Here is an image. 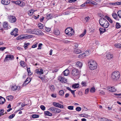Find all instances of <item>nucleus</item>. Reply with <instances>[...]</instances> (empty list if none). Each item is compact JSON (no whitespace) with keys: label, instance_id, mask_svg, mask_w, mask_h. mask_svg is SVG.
I'll return each mask as SVG.
<instances>
[{"label":"nucleus","instance_id":"f257e3e1","mask_svg":"<svg viewBox=\"0 0 121 121\" xmlns=\"http://www.w3.org/2000/svg\"><path fill=\"white\" fill-rule=\"evenodd\" d=\"M99 22L100 25L104 28H107L109 26L108 22L105 18H101L99 20Z\"/></svg>","mask_w":121,"mask_h":121},{"label":"nucleus","instance_id":"f03ea898","mask_svg":"<svg viewBox=\"0 0 121 121\" xmlns=\"http://www.w3.org/2000/svg\"><path fill=\"white\" fill-rule=\"evenodd\" d=\"M120 77V73L117 71H115L113 72L111 76L112 78L114 81L117 80Z\"/></svg>","mask_w":121,"mask_h":121},{"label":"nucleus","instance_id":"7ed1b4c3","mask_svg":"<svg viewBox=\"0 0 121 121\" xmlns=\"http://www.w3.org/2000/svg\"><path fill=\"white\" fill-rule=\"evenodd\" d=\"M79 72L78 69L74 68H73L72 69L71 75L74 77H77V78H79L78 75Z\"/></svg>","mask_w":121,"mask_h":121},{"label":"nucleus","instance_id":"20e7f679","mask_svg":"<svg viewBox=\"0 0 121 121\" xmlns=\"http://www.w3.org/2000/svg\"><path fill=\"white\" fill-rule=\"evenodd\" d=\"M33 34L36 35H43V33L39 29H35L33 30Z\"/></svg>","mask_w":121,"mask_h":121},{"label":"nucleus","instance_id":"39448f33","mask_svg":"<svg viewBox=\"0 0 121 121\" xmlns=\"http://www.w3.org/2000/svg\"><path fill=\"white\" fill-rule=\"evenodd\" d=\"M49 110L50 111L56 113H59L61 111L60 109L55 107H51L49 109Z\"/></svg>","mask_w":121,"mask_h":121},{"label":"nucleus","instance_id":"423d86ee","mask_svg":"<svg viewBox=\"0 0 121 121\" xmlns=\"http://www.w3.org/2000/svg\"><path fill=\"white\" fill-rule=\"evenodd\" d=\"M14 58L13 55L10 54L9 55H7L5 58L4 61L5 62L8 60H12L14 59Z\"/></svg>","mask_w":121,"mask_h":121},{"label":"nucleus","instance_id":"0eeeda50","mask_svg":"<svg viewBox=\"0 0 121 121\" xmlns=\"http://www.w3.org/2000/svg\"><path fill=\"white\" fill-rule=\"evenodd\" d=\"M58 79L59 81L62 83H66L67 82L66 79L64 77L59 76L58 78Z\"/></svg>","mask_w":121,"mask_h":121},{"label":"nucleus","instance_id":"6e6552de","mask_svg":"<svg viewBox=\"0 0 121 121\" xmlns=\"http://www.w3.org/2000/svg\"><path fill=\"white\" fill-rule=\"evenodd\" d=\"M17 20L16 17L13 16H11L9 18V21L11 23L15 22Z\"/></svg>","mask_w":121,"mask_h":121},{"label":"nucleus","instance_id":"1a4fd4ad","mask_svg":"<svg viewBox=\"0 0 121 121\" xmlns=\"http://www.w3.org/2000/svg\"><path fill=\"white\" fill-rule=\"evenodd\" d=\"M53 104L55 106L57 107L60 108H64V106L63 105H62L58 103L54 102L53 103Z\"/></svg>","mask_w":121,"mask_h":121},{"label":"nucleus","instance_id":"9d476101","mask_svg":"<svg viewBox=\"0 0 121 121\" xmlns=\"http://www.w3.org/2000/svg\"><path fill=\"white\" fill-rule=\"evenodd\" d=\"M89 67L90 69L91 70L96 69L97 68V65L96 63H95V64H91V65H89Z\"/></svg>","mask_w":121,"mask_h":121},{"label":"nucleus","instance_id":"9b49d317","mask_svg":"<svg viewBox=\"0 0 121 121\" xmlns=\"http://www.w3.org/2000/svg\"><path fill=\"white\" fill-rule=\"evenodd\" d=\"M35 71L38 74L41 75L43 73V70L42 69H36Z\"/></svg>","mask_w":121,"mask_h":121},{"label":"nucleus","instance_id":"f8f14e48","mask_svg":"<svg viewBox=\"0 0 121 121\" xmlns=\"http://www.w3.org/2000/svg\"><path fill=\"white\" fill-rule=\"evenodd\" d=\"M1 2L3 4L7 5L10 3V0H2Z\"/></svg>","mask_w":121,"mask_h":121},{"label":"nucleus","instance_id":"ddd939ff","mask_svg":"<svg viewBox=\"0 0 121 121\" xmlns=\"http://www.w3.org/2000/svg\"><path fill=\"white\" fill-rule=\"evenodd\" d=\"M113 57V55L110 53H109L106 54V57L108 59H110Z\"/></svg>","mask_w":121,"mask_h":121},{"label":"nucleus","instance_id":"4468645a","mask_svg":"<svg viewBox=\"0 0 121 121\" xmlns=\"http://www.w3.org/2000/svg\"><path fill=\"white\" fill-rule=\"evenodd\" d=\"M108 90L111 92H115L116 91V89L113 86H110L108 88Z\"/></svg>","mask_w":121,"mask_h":121},{"label":"nucleus","instance_id":"2eb2a0df","mask_svg":"<svg viewBox=\"0 0 121 121\" xmlns=\"http://www.w3.org/2000/svg\"><path fill=\"white\" fill-rule=\"evenodd\" d=\"M8 26V25L7 22H4L3 26L5 30H7L9 28Z\"/></svg>","mask_w":121,"mask_h":121},{"label":"nucleus","instance_id":"dca6fc26","mask_svg":"<svg viewBox=\"0 0 121 121\" xmlns=\"http://www.w3.org/2000/svg\"><path fill=\"white\" fill-rule=\"evenodd\" d=\"M24 36L22 37V39H30V38H32L33 36L32 35H24Z\"/></svg>","mask_w":121,"mask_h":121},{"label":"nucleus","instance_id":"f3484780","mask_svg":"<svg viewBox=\"0 0 121 121\" xmlns=\"http://www.w3.org/2000/svg\"><path fill=\"white\" fill-rule=\"evenodd\" d=\"M22 2L20 0L16 1H13V2L16 4L17 5H19L21 6H23L22 4H21Z\"/></svg>","mask_w":121,"mask_h":121},{"label":"nucleus","instance_id":"a211bd4d","mask_svg":"<svg viewBox=\"0 0 121 121\" xmlns=\"http://www.w3.org/2000/svg\"><path fill=\"white\" fill-rule=\"evenodd\" d=\"M18 31L17 29L15 28L11 32L10 34L11 35H13L15 34H17Z\"/></svg>","mask_w":121,"mask_h":121},{"label":"nucleus","instance_id":"6ab92c4d","mask_svg":"<svg viewBox=\"0 0 121 121\" xmlns=\"http://www.w3.org/2000/svg\"><path fill=\"white\" fill-rule=\"evenodd\" d=\"M74 52L76 54H80L82 52L81 50L77 48L75 49Z\"/></svg>","mask_w":121,"mask_h":121},{"label":"nucleus","instance_id":"aec40b11","mask_svg":"<svg viewBox=\"0 0 121 121\" xmlns=\"http://www.w3.org/2000/svg\"><path fill=\"white\" fill-rule=\"evenodd\" d=\"M5 99L1 96H0V104H2L5 102Z\"/></svg>","mask_w":121,"mask_h":121},{"label":"nucleus","instance_id":"412c9836","mask_svg":"<svg viewBox=\"0 0 121 121\" xmlns=\"http://www.w3.org/2000/svg\"><path fill=\"white\" fill-rule=\"evenodd\" d=\"M10 87L11 90L13 91H15L17 88V87L15 85H11Z\"/></svg>","mask_w":121,"mask_h":121},{"label":"nucleus","instance_id":"4be33fe9","mask_svg":"<svg viewBox=\"0 0 121 121\" xmlns=\"http://www.w3.org/2000/svg\"><path fill=\"white\" fill-rule=\"evenodd\" d=\"M99 30L100 34H101L104 32L106 30V29L105 28H100L99 29Z\"/></svg>","mask_w":121,"mask_h":121},{"label":"nucleus","instance_id":"5701e85b","mask_svg":"<svg viewBox=\"0 0 121 121\" xmlns=\"http://www.w3.org/2000/svg\"><path fill=\"white\" fill-rule=\"evenodd\" d=\"M76 66L79 68H81L82 66V64L81 63L78 61L76 63Z\"/></svg>","mask_w":121,"mask_h":121},{"label":"nucleus","instance_id":"b1692460","mask_svg":"<svg viewBox=\"0 0 121 121\" xmlns=\"http://www.w3.org/2000/svg\"><path fill=\"white\" fill-rule=\"evenodd\" d=\"M53 17L52 16V14H49L47 15L46 17V19L48 20L51 18H52Z\"/></svg>","mask_w":121,"mask_h":121},{"label":"nucleus","instance_id":"393cba45","mask_svg":"<svg viewBox=\"0 0 121 121\" xmlns=\"http://www.w3.org/2000/svg\"><path fill=\"white\" fill-rule=\"evenodd\" d=\"M69 72L68 70L66 69L63 72L65 76H66L68 75L69 73Z\"/></svg>","mask_w":121,"mask_h":121},{"label":"nucleus","instance_id":"a878e982","mask_svg":"<svg viewBox=\"0 0 121 121\" xmlns=\"http://www.w3.org/2000/svg\"><path fill=\"white\" fill-rule=\"evenodd\" d=\"M6 98L8 101H11L13 100V96L12 95L8 96Z\"/></svg>","mask_w":121,"mask_h":121},{"label":"nucleus","instance_id":"bb28decb","mask_svg":"<svg viewBox=\"0 0 121 121\" xmlns=\"http://www.w3.org/2000/svg\"><path fill=\"white\" fill-rule=\"evenodd\" d=\"M45 114L47 116H52V113H50L48 111H45L44 112Z\"/></svg>","mask_w":121,"mask_h":121},{"label":"nucleus","instance_id":"cd10ccee","mask_svg":"<svg viewBox=\"0 0 121 121\" xmlns=\"http://www.w3.org/2000/svg\"><path fill=\"white\" fill-rule=\"evenodd\" d=\"M49 88L52 91H53L55 89L54 86L53 85H51V86H50Z\"/></svg>","mask_w":121,"mask_h":121},{"label":"nucleus","instance_id":"c85d7f7f","mask_svg":"<svg viewBox=\"0 0 121 121\" xmlns=\"http://www.w3.org/2000/svg\"><path fill=\"white\" fill-rule=\"evenodd\" d=\"M33 30H31V29H27L26 30V32L28 33L33 34Z\"/></svg>","mask_w":121,"mask_h":121},{"label":"nucleus","instance_id":"c756f323","mask_svg":"<svg viewBox=\"0 0 121 121\" xmlns=\"http://www.w3.org/2000/svg\"><path fill=\"white\" fill-rule=\"evenodd\" d=\"M59 94L60 96H62L64 95V92L63 90H61L59 91Z\"/></svg>","mask_w":121,"mask_h":121},{"label":"nucleus","instance_id":"7c9ffc66","mask_svg":"<svg viewBox=\"0 0 121 121\" xmlns=\"http://www.w3.org/2000/svg\"><path fill=\"white\" fill-rule=\"evenodd\" d=\"M54 33L56 35H58L60 34L59 30H55L54 31Z\"/></svg>","mask_w":121,"mask_h":121},{"label":"nucleus","instance_id":"2f4dec72","mask_svg":"<svg viewBox=\"0 0 121 121\" xmlns=\"http://www.w3.org/2000/svg\"><path fill=\"white\" fill-rule=\"evenodd\" d=\"M105 17L108 21L110 23H112V20L109 17L106 15L105 16Z\"/></svg>","mask_w":121,"mask_h":121},{"label":"nucleus","instance_id":"473e14b6","mask_svg":"<svg viewBox=\"0 0 121 121\" xmlns=\"http://www.w3.org/2000/svg\"><path fill=\"white\" fill-rule=\"evenodd\" d=\"M34 10H30L28 12V14L30 16H31L33 14L34 11H33Z\"/></svg>","mask_w":121,"mask_h":121},{"label":"nucleus","instance_id":"72a5a7b5","mask_svg":"<svg viewBox=\"0 0 121 121\" xmlns=\"http://www.w3.org/2000/svg\"><path fill=\"white\" fill-rule=\"evenodd\" d=\"M79 87V85L78 84H74L72 86V87L76 89L78 88Z\"/></svg>","mask_w":121,"mask_h":121},{"label":"nucleus","instance_id":"f704fd0d","mask_svg":"<svg viewBox=\"0 0 121 121\" xmlns=\"http://www.w3.org/2000/svg\"><path fill=\"white\" fill-rule=\"evenodd\" d=\"M113 17L115 19H116L117 17V14L115 13H113L112 14Z\"/></svg>","mask_w":121,"mask_h":121},{"label":"nucleus","instance_id":"c9c22d12","mask_svg":"<svg viewBox=\"0 0 121 121\" xmlns=\"http://www.w3.org/2000/svg\"><path fill=\"white\" fill-rule=\"evenodd\" d=\"M20 65L23 67H25L26 66L25 63L23 61H21L20 62Z\"/></svg>","mask_w":121,"mask_h":121},{"label":"nucleus","instance_id":"e433bc0d","mask_svg":"<svg viewBox=\"0 0 121 121\" xmlns=\"http://www.w3.org/2000/svg\"><path fill=\"white\" fill-rule=\"evenodd\" d=\"M38 26L39 27V28L41 29H43V25L41 24V23H39L38 24Z\"/></svg>","mask_w":121,"mask_h":121},{"label":"nucleus","instance_id":"4c0bfd02","mask_svg":"<svg viewBox=\"0 0 121 121\" xmlns=\"http://www.w3.org/2000/svg\"><path fill=\"white\" fill-rule=\"evenodd\" d=\"M95 89L94 87H92L90 89V92L91 93L94 92L95 91Z\"/></svg>","mask_w":121,"mask_h":121},{"label":"nucleus","instance_id":"58836bf2","mask_svg":"<svg viewBox=\"0 0 121 121\" xmlns=\"http://www.w3.org/2000/svg\"><path fill=\"white\" fill-rule=\"evenodd\" d=\"M95 63H96L93 60H91L89 62V65H91V64H95Z\"/></svg>","mask_w":121,"mask_h":121},{"label":"nucleus","instance_id":"ea45409f","mask_svg":"<svg viewBox=\"0 0 121 121\" xmlns=\"http://www.w3.org/2000/svg\"><path fill=\"white\" fill-rule=\"evenodd\" d=\"M84 56H88L90 52L89 51L86 50L84 52Z\"/></svg>","mask_w":121,"mask_h":121},{"label":"nucleus","instance_id":"a19ab883","mask_svg":"<svg viewBox=\"0 0 121 121\" xmlns=\"http://www.w3.org/2000/svg\"><path fill=\"white\" fill-rule=\"evenodd\" d=\"M86 30L85 29L84 31V32L80 35V37H82L83 36L86 34Z\"/></svg>","mask_w":121,"mask_h":121},{"label":"nucleus","instance_id":"79ce46f5","mask_svg":"<svg viewBox=\"0 0 121 121\" xmlns=\"http://www.w3.org/2000/svg\"><path fill=\"white\" fill-rule=\"evenodd\" d=\"M27 72H28V74L29 75H31L32 74V73H31L30 70V68H27Z\"/></svg>","mask_w":121,"mask_h":121},{"label":"nucleus","instance_id":"37998d69","mask_svg":"<svg viewBox=\"0 0 121 121\" xmlns=\"http://www.w3.org/2000/svg\"><path fill=\"white\" fill-rule=\"evenodd\" d=\"M70 31L69 32V35H73V34L74 32V31L73 30V29H72V30H71V31Z\"/></svg>","mask_w":121,"mask_h":121},{"label":"nucleus","instance_id":"c03bdc74","mask_svg":"<svg viewBox=\"0 0 121 121\" xmlns=\"http://www.w3.org/2000/svg\"><path fill=\"white\" fill-rule=\"evenodd\" d=\"M114 46L117 48H121V44L119 43L116 44H115Z\"/></svg>","mask_w":121,"mask_h":121},{"label":"nucleus","instance_id":"a18cd8bd","mask_svg":"<svg viewBox=\"0 0 121 121\" xmlns=\"http://www.w3.org/2000/svg\"><path fill=\"white\" fill-rule=\"evenodd\" d=\"M4 112V109H1L0 111V116H2L4 115V113H3Z\"/></svg>","mask_w":121,"mask_h":121},{"label":"nucleus","instance_id":"49530a36","mask_svg":"<svg viewBox=\"0 0 121 121\" xmlns=\"http://www.w3.org/2000/svg\"><path fill=\"white\" fill-rule=\"evenodd\" d=\"M121 27V25L120 23L118 22H117L116 24V27L118 29Z\"/></svg>","mask_w":121,"mask_h":121},{"label":"nucleus","instance_id":"de8ad7c7","mask_svg":"<svg viewBox=\"0 0 121 121\" xmlns=\"http://www.w3.org/2000/svg\"><path fill=\"white\" fill-rule=\"evenodd\" d=\"M117 14L118 16L121 18V10L118 11L117 12Z\"/></svg>","mask_w":121,"mask_h":121},{"label":"nucleus","instance_id":"09e8293b","mask_svg":"<svg viewBox=\"0 0 121 121\" xmlns=\"http://www.w3.org/2000/svg\"><path fill=\"white\" fill-rule=\"evenodd\" d=\"M86 82L82 81L81 83V85H82V86H86Z\"/></svg>","mask_w":121,"mask_h":121},{"label":"nucleus","instance_id":"8fccbe9b","mask_svg":"<svg viewBox=\"0 0 121 121\" xmlns=\"http://www.w3.org/2000/svg\"><path fill=\"white\" fill-rule=\"evenodd\" d=\"M32 117L33 118H38L39 117V116L37 114H33L32 115Z\"/></svg>","mask_w":121,"mask_h":121},{"label":"nucleus","instance_id":"3c124183","mask_svg":"<svg viewBox=\"0 0 121 121\" xmlns=\"http://www.w3.org/2000/svg\"><path fill=\"white\" fill-rule=\"evenodd\" d=\"M70 110H73V106H68L67 107Z\"/></svg>","mask_w":121,"mask_h":121},{"label":"nucleus","instance_id":"603ef678","mask_svg":"<svg viewBox=\"0 0 121 121\" xmlns=\"http://www.w3.org/2000/svg\"><path fill=\"white\" fill-rule=\"evenodd\" d=\"M76 110L78 112H79L81 110V108L80 107H77L76 108Z\"/></svg>","mask_w":121,"mask_h":121},{"label":"nucleus","instance_id":"864d4df0","mask_svg":"<svg viewBox=\"0 0 121 121\" xmlns=\"http://www.w3.org/2000/svg\"><path fill=\"white\" fill-rule=\"evenodd\" d=\"M38 44V43L36 42V43H35V44H33L32 46V48H35L37 46Z\"/></svg>","mask_w":121,"mask_h":121},{"label":"nucleus","instance_id":"5fc2aeb1","mask_svg":"<svg viewBox=\"0 0 121 121\" xmlns=\"http://www.w3.org/2000/svg\"><path fill=\"white\" fill-rule=\"evenodd\" d=\"M15 116V114H13L11 115L9 117V119H11L13 118Z\"/></svg>","mask_w":121,"mask_h":121},{"label":"nucleus","instance_id":"6e6d98bb","mask_svg":"<svg viewBox=\"0 0 121 121\" xmlns=\"http://www.w3.org/2000/svg\"><path fill=\"white\" fill-rule=\"evenodd\" d=\"M42 44L41 43H40L38 45V48H37L38 50L40 49L41 48V46L42 45Z\"/></svg>","mask_w":121,"mask_h":121},{"label":"nucleus","instance_id":"4d7b16f0","mask_svg":"<svg viewBox=\"0 0 121 121\" xmlns=\"http://www.w3.org/2000/svg\"><path fill=\"white\" fill-rule=\"evenodd\" d=\"M40 108L41 109L43 110H44L45 109V107L43 105H41L40 106Z\"/></svg>","mask_w":121,"mask_h":121},{"label":"nucleus","instance_id":"13d9d810","mask_svg":"<svg viewBox=\"0 0 121 121\" xmlns=\"http://www.w3.org/2000/svg\"><path fill=\"white\" fill-rule=\"evenodd\" d=\"M99 94L100 95H104L105 94V92L103 91H100Z\"/></svg>","mask_w":121,"mask_h":121},{"label":"nucleus","instance_id":"bf43d9fd","mask_svg":"<svg viewBox=\"0 0 121 121\" xmlns=\"http://www.w3.org/2000/svg\"><path fill=\"white\" fill-rule=\"evenodd\" d=\"M89 17H85V22L86 23L88 21L89 19Z\"/></svg>","mask_w":121,"mask_h":121},{"label":"nucleus","instance_id":"052dcab7","mask_svg":"<svg viewBox=\"0 0 121 121\" xmlns=\"http://www.w3.org/2000/svg\"><path fill=\"white\" fill-rule=\"evenodd\" d=\"M30 43H25L24 45V47L26 49V48H27V46L29 45Z\"/></svg>","mask_w":121,"mask_h":121},{"label":"nucleus","instance_id":"680f3d73","mask_svg":"<svg viewBox=\"0 0 121 121\" xmlns=\"http://www.w3.org/2000/svg\"><path fill=\"white\" fill-rule=\"evenodd\" d=\"M6 48L5 47H3L0 48V51H3L4 49H6Z\"/></svg>","mask_w":121,"mask_h":121},{"label":"nucleus","instance_id":"e2e57ef3","mask_svg":"<svg viewBox=\"0 0 121 121\" xmlns=\"http://www.w3.org/2000/svg\"><path fill=\"white\" fill-rule=\"evenodd\" d=\"M45 30L47 32H49L51 30V29L50 28H46L45 29Z\"/></svg>","mask_w":121,"mask_h":121},{"label":"nucleus","instance_id":"0e129e2a","mask_svg":"<svg viewBox=\"0 0 121 121\" xmlns=\"http://www.w3.org/2000/svg\"><path fill=\"white\" fill-rule=\"evenodd\" d=\"M67 29L68 30V31L69 32H70V31L72 30V29H73L71 27H69L67 28Z\"/></svg>","mask_w":121,"mask_h":121},{"label":"nucleus","instance_id":"69168bd1","mask_svg":"<svg viewBox=\"0 0 121 121\" xmlns=\"http://www.w3.org/2000/svg\"><path fill=\"white\" fill-rule=\"evenodd\" d=\"M21 39H22V37H21V36H19L17 37L16 38V39L17 40H19Z\"/></svg>","mask_w":121,"mask_h":121},{"label":"nucleus","instance_id":"338daca9","mask_svg":"<svg viewBox=\"0 0 121 121\" xmlns=\"http://www.w3.org/2000/svg\"><path fill=\"white\" fill-rule=\"evenodd\" d=\"M75 91V90L74 91V90H71L70 91H71V92L72 94H73V95L74 96V95H75V92H74Z\"/></svg>","mask_w":121,"mask_h":121},{"label":"nucleus","instance_id":"774afa93","mask_svg":"<svg viewBox=\"0 0 121 121\" xmlns=\"http://www.w3.org/2000/svg\"><path fill=\"white\" fill-rule=\"evenodd\" d=\"M65 33L66 34L68 35H69V32L68 31V30H67V29L65 30Z\"/></svg>","mask_w":121,"mask_h":121}]
</instances>
